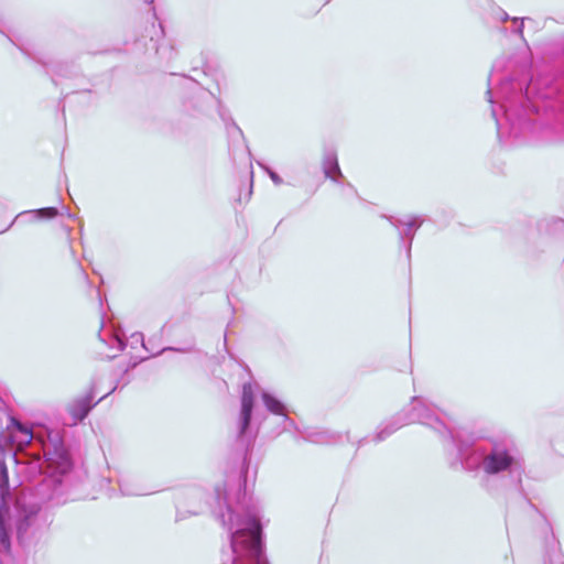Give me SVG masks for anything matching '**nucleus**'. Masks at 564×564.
Masks as SVG:
<instances>
[{
  "instance_id": "nucleus-1",
  "label": "nucleus",
  "mask_w": 564,
  "mask_h": 564,
  "mask_svg": "<svg viewBox=\"0 0 564 564\" xmlns=\"http://www.w3.org/2000/svg\"><path fill=\"white\" fill-rule=\"evenodd\" d=\"M507 62L505 57L494 62L485 94L498 138L517 140L541 133L546 141L564 140L555 135L564 131V74L500 77Z\"/></svg>"
},
{
  "instance_id": "nucleus-2",
  "label": "nucleus",
  "mask_w": 564,
  "mask_h": 564,
  "mask_svg": "<svg viewBox=\"0 0 564 564\" xmlns=\"http://www.w3.org/2000/svg\"><path fill=\"white\" fill-rule=\"evenodd\" d=\"M46 433L47 441L42 444L46 475L29 494L23 491L12 503L8 468L0 459V564L12 560L13 528L18 542L22 544L47 523L46 508L67 501L63 476L72 470L73 460L59 433Z\"/></svg>"
},
{
  "instance_id": "nucleus-3",
  "label": "nucleus",
  "mask_w": 564,
  "mask_h": 564,
  "mask_svg": "<svg viewBox=\"0 0 564 564\" xmlns=\"http://www.w3.org/2000/svg\"><path fill=\"white\" fill-rule=\"evenodd\" d=\"M451 445L455 454L449 460L452 469L466 471L482 470L488 476L514 473L522 469V458L518 449L500 442L480 446L462 434H451Z\"/></svg>"
},
{
  "instance_id": "nucleus-4",
  "label": "nucleus",
  "mask_w": 564,
  "mask_h": 564,
  "mask_svg": "<svg viewBox=\"0 0 564 564\" xmlns=\"http://www.w3.org/2000/svg\"><path fill=\"white\" fill-rule=\"evenodd\" d=\"M414 423L431 427L441 436L446 437L449 443L451 434H455L447 429L444 422L435 413L433 405L429 403L426 399L415 395L411 398V402L408 406L403 408L389 421L382 423L379 426L378 432L375 434L372 441L375 443H380L387 440L402 426Z\"/></svg>"
},
{
  "instance_id": "nucleus-5",
  "label": "nucleus",
  "mask_w": 564,
  "mask_h": 564,
  "mask_svg": "<svg viewBox=\"0 0 564 564\" xmlns=\"http://www.w3.org/2000/svg\"><path fill=\"white\" fill-rule=\"evenodd\" d=\"M254 409V390L251 382L242 384L240 398V411L237 421V442L245 448L243 463L246 464L249 452L251 451L258 430L253 431L251 426Z\"/></svg>"
},
{
  "instance_id": "nucleus-6",
  "label": "nucleus",
  "mask_w": 564,
  "mask_h": 564,
  "mask_svg": "<svg viewBox=\"0 0 564 564\" xmlns=\"http://www.w3.org/2000/svg\"><path fill=\"white\" fill-rule=\"evenodd\" d=\"M35 438L32 429L12 416L8 425V431L0 436V454L2 456L10 455L15 457V453L11 445L17 444L19 446L26 445Z\"/></svg>"
},
{
  "instance_id": "nucleus-7",
  "label": "nucleus",
  "mask_w": 564,
  "mask_h": 564,
  "mask_svg": "<svg viewBox=\"0 0 564 564\" xmlns=\"http://www.w3.org/2000/svg\"><path fill=\"white\" fill-rule=\"evenodd\" d=\"M382 217L386 218L391 224V226L399 230V246L404 248L405 256L408 260H410L412 242L417 229L424 221L423 218L421 216H412L408 220H402L394 216L382 215Z\"/></svg>"
},
{
  "instance_id": "nucleus-8",
  "label": "nucleus",
  "mask_w": 564,
  "mask_h": 564,
  "mask_svg": "<svg viewBox=\"0 0 564 564\" xmlns=\"http://www.w3.org/2000/svg\"><path fill=\"white\" fill-rule=\"evenodd\" d=\"M223 120L225 121L226 131L228 135V147L229 153L235 159L238 154L251 156L250 149L246 143V139L242 130L235 122L232 118L226 119L223 113H220Z\"/></svg>"
},
{
  "instance_id": "nucleus-9",
  "label": "nucleus",
  "mask_w": 564,
  "mask_h": 564,
  "mask_svg": "<svg viewBox=\"0 0 564 564\" xmlns=\"http://www.w3.org/2000/svg\"><path fill=\"white\" fill-rule=\"evenodd\" d=\"M322 167L325 177L332 180L335 183H339V178L344 177L338 164L337 152L334 147H324Z\"/></svg>"
},
{
  "instance_id": "nucleus-10",
  "label": "nucleus",
  "mask_w": 564,
  "mask_h": 564,
  "mask_svg": "<svg viewBox=\"0 0 564 564\" xmlns=\"http://www.w3.org/2000/svg\"><path fill=\"white\" fill-rule=\"evenodd\" d=\"M94 399L95 393L93 389L84 397L76 399L69 408L70 415L77 421H83L98 403L94 402Z\"/></svg>"
},
{
  "instance_id": "nucleus-11",
  "label": "nucleus",
  "mask_w": 564,
  "mask_h": 564,
  "mask_svg": "<svg viewBox=\"0 0 564 564\" xmlns=\"http://www.w3.org/2000/svg\"><path fill=\"white\" fill-rule=\"evenodd\" d=\"M261 400L267 411L271 414L282 417L285 413L289 412L286 404L275 394L269 391L263 390L261 392Z\"/></svg>"
},
{
  "instance_id": "nucleus-12",
  "label": "nucleus",
  "mask_w": 564,
  "mask_h": 564,
  "mask_svg": "<svg viewBox=\"0 0 564 564\" xmlns=\"http://www.w3.org/2000/svg\"><path fill=\"white\" fill-rule=\"evenodd\" d=\"M546 527L550 530V533L546 534L544 538V546H545L546 554L550 558V562L552 563L553 557L560 551V542L555 538L553 530L550 527V523L546 522Z\"/></svg>"
},
{
  "instance_id": "nucleus-13",
  "label": "nucleus",
  "mask_w": 564,
  "mask_h": 564,
  "mask_svg": "<svg viewBox=\"0 0 564 564\" xmlns=\"http://www.w3.org/2000/svg\"><path fill=\"white\" fill-rule=\"evenodd\" d=\"M305 438L314 443H330L333 441L336 442L339 435L337 433L332 434L327 431H321L310 433Z\"/></svg>"
},
{
  "instance_id": "nucleus-14",
  "label": "nucleus",
  "mask_w": 564,
  "mask_h": 564,
  "mask_svg": "<svg viewBox=\"0 0 564 564\" xmlns=\"http://www.w3.org/2000/svg\"><path fill=\"white\" fill-rule=\"evenodd\" d=\"M36 219L40 220H50L54 219L59 215V210L57 207H43L39 209L31 210Z\"/></svg>"
},
{
  "instance_id": "nucleus-15",
  "label": "nucleus",
  "mask_w": 564,
  "mask_h": 564,
  "mask_svg": "<svg viewBox=\"0 0 564 564\" xmlns=\"http://www.w3.org/2000/svg\"><path fill=\"white\" fill-rule=\"evenodd\" d=\"M12 416L3 400L0 398V436L8 431V425L10 423V420H12Z\"/></svg>"
},
{
  "instance_id": "nucleus-16",
  "label": "nucleus",
  "mask_w": 564,
  "mask_h": 564,
  "mask_svg": "<svg viewBox=\"0 0 564 564\" xmlns=\"http://www.w3.org/2000/svg\"><path fill=\"white\" fill-rule=\"evenodd\" d=\"M525 20H530V18H517V17H513L511 19V21L517 24L514 29H512V33L519 35L521 37V40L524 41V36H523V29H524V21Z\"/></svg>"
},
{
  "instance_id": "nucleus-17",
  "label": "nucleus",
  "mask_w": 564,
  "mask_h": 564,
  "mask_svg": "<svg viewBox=\"0 0 564 564\" xmlns=\"http://www.w3.org/2000/svg\"><path fill=\"white\" fill-rule=\"evenodd\" d=\"M258 165L267 172V174L275 185H281L283 183L282 177L276 172L271 170L268 165L261 162H258Z\"/></svg>"
},
{
  "instance_id": "nucleus-18",
  "label": "nucleus",
  "mask_w": 564,
  "mask_h": 564,
  "mask_svg": "<svg viewBox=\"0 0 564 564\" xmlns=\"http://www.w3.org/2000/svg\"><path fill=\"white\" fill-rule=\"evenodd\" d=\"M193 349H194L193 346H187V347H172V346H167V347L162 348L158 352H153L152 355L153 356H158V355H161L164 351H176V352L186 354V352L193 351Z\"/></svg>"
},
{
  "instance_id": "nucleus-19",
  "label": "nucleus",
  "mask_w": 564,
  "mask_h": 564,
  "mask_svg": "<svg viewBox=\"0 0 564 564\" xmlns=\"http://www.w3.org/2000/svg\"><path fill=\"white\" fill-rule=\"evenodd\" d=\"M200 512H202V510H199V509H195V510H189V511L183 512L181 510L180 502H177L176 503V517H175V519H176V521H181V520L185 519L187 516H196V514H198Z\"/></svg>"
},
{
  "instance_id": "nucleus-20",
  "label": "nucleus",
  "mask_w": 564,
  "mask_h": 564,
  "mask_svg": "<svg viewBox=\"0 0 564 564\" xmlns=\"http://www.w3.org/2000/svg\"><path fill=\"white\" fill-rule=\"evenodd\" d=\"M282 423H283V431H291V430H294L296 431L297 430V425L295 423L294 420H292L288 413H285L283 416H282Z\"/></svg>"
},
{
  "instance_id": "nucleus-21",
  "label": "nucleus",
  "mask_w": 564,
  "mask_h": 564,
  "mask_svg": "<svg viewBox=\"0 0 564 564\" xmlns=\"http://www.w3.org/2000/svg\"><path fill=\"white\" fill-rule=\"evenodd\" d=\"M552 230L554 234H563L564 232V219L554 218L550 221Z\"/></svg>"
},
{
  "instance_id": "nucleus-22",
  "label": "nucleus",
  "mask_w": 564,
  "mask_h": 564,
  "mask_svg": "<svg viewBox=\"0 0 564 564\" xmlns=\"http://www.w3.org/2000/svg\"><path fill=\"white\" fill-rule=\"evenodd\" d=\"M111 340H112L111 347L116 346L118 351H122L127 346V341L122 337L113 336Z\"/></svg>"
},
{
  "instance_id": "nucleus-23",
  "label": "nucleus",
  "mask_w": 564,
  "mask_h": 564,
  "mask_svg": "<svg viewBox=\"0 0 564 564\" xmlns=\"http://www.w3.org/2000/svg\"><path fill=\"white\" fill-rule=\"evenodd\" d=\"M498 13H499V18H500L501 22H507L509 20L511 21V19H512L506 11H503L500 8L498 9Z\"/></svg>"
},
{
  "instance_id": "nucleus-24",
  "label": "nucleus",
  "mask_w": 564,
  "mask_h": 564,
  "mask_svg": "<svg viewBox=\"0 0 564 564\" xmlns=\"http://www.w3.org/2000/svg\"><path fill=\"white\" fill-rule=\"evenodd\" d=\"M8 39H9V41H10L12 44H14L17 47H19V50H20L23 54H25L26 56H31V53H30V52H29L24 46H22V45H20V44H18V43H15V42H14L12 39H10V37H8Z\"/></svg>"
},
{
  "instance_id": "nucleus-25",
  "label": "nucleus",
  "mask_w": 564,
  "mask_h": 564,
  "mask_svg": "<svg viewBox=\"0 0 564 564\" xmlns=\"http://www.w3.org/2000/svg\"><path fill=\"white\" fill-rule=\"evenodd\" d=\"M150 42H152V47L158 52L159 51L158 42H156V40H154L153 35L150 36Z\"/></svg>"
},
{
  "instance_id": "nucleus-26",
  "label": "nucleus",
  "mask_w": 564,
  "mask_h": 564,
  "mask_svg": "<svg viewBox=\"0 0 564 564\" xmlns=\"http://www.w3.org/2000/svg\"><path fill=\"white\" fill-rule=\"evenodd\" d=\"M252 183H253V172L250 171V189H249V196L252 194Z\"/></svg>"
},
{
  "instance_id": "nucleus-27",
  "label": "nucleus",
  "mask_w": 564,
  "mask_h": 564,
  "mask_svg": "<svg viewBox=\"0 0 564 564\" xmlns=\"http://www.w3.org/2000/svg\"><path fill=\"white\" fill-rule=\"evenodd\" d=\"M135 336H138V337L141 339V341H142V347H143L144 349H147V350H148V347H147V346H145V344H144V340H143V336H142V334H134V335H133V337H135Z\"/></svg>"
},
{
  "instance_id": "nucleus-28",
  "label": "nucleus",
  "mask_w": 564,
  "mask_h": 564,
  "mask_svg": "<svg viewBox=\"0 0 564 564\" xmlns=\"http://www.w3.org/2000/svg\"><path fill=\"white\" fill-rule=\"evenodd\" d=\"M137 366V362L131 364L127 368L123 369V373H127L130 369L134 368Z\"/></svg>"
},
{
  "instance_id": "nucleus-29",
  "label": "nucleus",
  "mask_w": 564,
  "mask_h": 564,
  "mask_svg": "<svg viewBox=\"0 0 564 564\" xmlns=\"http://www.w3.org/2000/svg\"><path fill=\"white\" fill-rule=\"evenodd\" d=\"M152 29H154V24H152ZM153 31H154L155 35H159V34L162 35L163 34V28H162L161 24H160V31H155V30H153Z\"/></svg>"
},
{
  "instance_id": "nucleus-30",
  "label": "nucleus",
  "mask_w": 564,
  "mask_h": 564,
  "mask_svg": "<svg viewBox=\"0 0 564 564\" xmlns=\"http://www.w3.org/2000/svg\"><path fill=\"white\" fill-rule=\"evenodd\" d=\"M200 494H202V492H200L199 490H194V491L192 492V497H193V498L199 497V496H200Z\"/></svg>"
},
{
  "instance_id": "nucleus-31",
  "label": "nucleus",
  "mask_w": 564,
  "mask_h": 564,
  "mask_svg": "<svg viewBox=\"0 0 564 564\" xmlns=\"http://www.w3.org/2000/svg\"><path fill=\"white\" fill-rule=\"evenodd\" d=\"M121 491H122L124 495H140L139 492L124 491L122 488H121Z\"/></svg>"
},
{
  "instance_id": "nucleus-32",
  "label": "nucleus",
  "mask_w": 564,
  "mask_h": 564,
  "mask_svg": "<svg viewBox=\"0 0 564 564\" xmlns=\"http://www.w3.org/2000/svg\"><path fill=\"white\" fill-rule=\"evenodd\" d=\"M112 391H108L106 395L101 397L97 402L102 401L107 395H110Z\"/></svg>"
},
{
  "instance_id": "nucleus-33",
  "label": "nucleus",
  "mask_w": 564,
  "mask_h": 564,
  "mask_svg": "<svg viewBox=\"0 0 564 564\" xmlns=\"http://www.w3.org/2000/svg\"><path fill=\"white\" fill-rule=\"evenodd\" d=\"M112 391H108L106 395L101 397L97 402L102 401L107 395H110Z\"/></svg>"
},
{
  "instance_id": "nucleus-34",
  "label": "nucleus",
  "mask_w": 564,
  "mask_h": 564,
  "mask_svg": "<svg viewBox=\"0 0 564 564\" xmlns=\"http://www.w3.org/2000/svg\"><path fill=\"white\" fill-rule=\"evenodd\" d=\"M143 1H144V3L150 4V6L153 4V2H154V0H143Z\"/></svg>"
},
{
  "instance_id": "nucleus-35",
  "label": "nucleus",
  "mask_w": 564,
  "mask_h": 564,
  "mask_svg": "<svg viewBox=\"0 0 564 564\" xmlns=\"http://www.w3.org/2000/svg\"><path fill=\"white\" fill-rule=\"evenodd\" d=\"M347 186H348L352 192H355V188H354V186H352L351 184H349V183H348V184H347Z\"/></svg>"
},
{
  "instance_id": "nucleus-36",
  "label": "nucleus",
  "mask_w": 564,
  "mask_h": 564,
  "mask_svg": "<svg viewBox=\"0 0 564 564\" xmlns=\"http://www.w3.org/2000/svg\"><path fill=\"white\" fill-rule=\"evenodd\" d=\"M108 358L113 359V358H116V355L109 356Z\"/></svg>"
}]
</instances>
